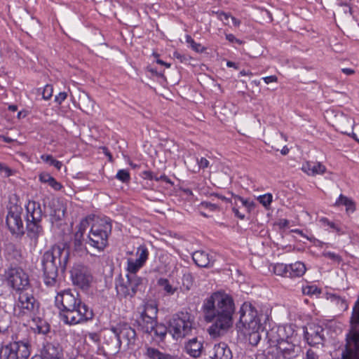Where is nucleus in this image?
Listing matches in <instances>:
<instances>
[{
	"label": "nucleus",
	"mask_w": 359,
	"mask_h": 359,
	"mask_svg": "<svg viewBox=\"0 0 359 359\" xmlns=\"http://www.w3.org/2000/svg\"><path fill=\"white\" fill-rule=\"evenodd\" d=\"M26 221L28 233L32 238H37L42 231L40 222L42 218V210L39 203L30 201L26 205Z\"/></svg>",
	"instance_id": "obj_9"
},
{
	"label": "nucleus",
	"mask_w": 359,
	"mask_h": 359,
	"mask_svg": "<svg viewBox=\"0 0 359 359\" xmlns=\"http://www.w3.org/2000/svg\"><path fill=\"white\" fill-rule=\"evenodd\" d=\"M39 22L34 18H30L27 22H25V27L27 32H34L39 27Z\"/></svg>",
	"instance_id": "obj_42"
},
{
	"label": "nucleus",
	"mask_w": 359,
	"mask_h": 359,
	"mask_svg": "<svg viewBox=\"0 0 359 359\" xmlns=\"http://www.w3.org/2000/svg\"><path fill=\"white\" fill-rule=\"evenodd\" d=\"M278 339H283V338H285V339L296 340V334L291 325L279 327L278 329Z\"/></svg>",
	"instance_id": "obj_31"
},
{
	"label": "nucleus",
	"mask_w": 359,
	"mask_h": 359,
	"mask_svg": "<svg viewBox=\"0 0 359 359\" xmlns=\"http://www.w3.org/2000/svg\"><path fill=\"white\" fill-rule=\"evenodd\" d=\"M155 180L156 181H164L168 183H170V180L165 175H161L159 177H158L157 175L155 176Z\"/></svg>",
	"instance_id": "obj_59"
},
{
	"label": "nucleus",
	"mask_w": 359,
	"mask_h": 359,
	"mask_svg": "<svg viewBox=\"0 0 359 359\" xmlns=\"http://www.w3.org/2000/svg\"><path fill=\"white\" fill-rule=\"evenodd\" d=\"M14 171L7 165L0 163V174L4 177H8L13 174Z\"/></svg>",
	"instance_id": "obj_44"
},
{
	"label": "nucleus",
	"mask_w": 359,
	"mask_h": 359,
	"mask_svg": "<svg viewBox=\"0 0 359 359\" xmlns=\"http://www.w3.org/2000/svg\"><path fill=\"white\" fill-rule=\"evenodd\" d=\"M203 344L196 338L190 339L185 345L186 352L191 357L197 358L201 355Z\"/></svg>",
	"instance_id": "obj_28"
},
{
	"label": "nucleus",
	"mask_w": 359,
	"mask_h": 359,
	"mask_svg": "<svg viewBox=\"0 0 359 359\" xmlns=\"http://www.w3.org/2000/svg\"><path fill=\"white\" fill-rule=\"evenodd\" d=\"M17 298L13 306V315L20 318H28L36 316L39 304L34 297L33 291H25L15 294Z\"/></svg>",
	"instance_id": "obj_6"
},
{
	"label": "nucleus",
	"mask_w": 359,
	"mask_h": 359,
	"mask_svg": "<svg viewBox=\"0 0 359 359\" xmlns=\"http://www.w3.org/2000/svg\"><path fill=\"white\" fill-rule=\"evenodd\" d=\"M200 207L201 208H209L211 210H215L217 208V205L215 204L211 203L210 202H202L200 204Z\"/></svg>",
	"instance_id": "obj_54"
},
{
	"label": "nucleus",
	"mask_w": 359,
	"mask_h": 359,
	"mask_svg": "<svg viewBox=\"0 0 359 359\" xmlns=\"http://www.w3.org/2000/svg\"><path fill=\"white\" fill-rule=\"evenodd\" d=\"M145 175L150 180H155V176H156V175H154L153 172H146Z\"/></svg>",
	"instance_id": "obj_64"
},
{
	"label": "nucleus",
	"mask_w": 359,
	"mask_h": 359,
	"mask_svg": "<svg viewBox=\"0 0 359 359\" xmlns=\"http://www.w3.org/2000/svg\"><path fill=\"white\" fill-rule=\"evenodd\" d=\"M0 139L7 143H10V142H12L14 141V140H13L12 138H11L9 137L4 136V135H1Z\"/></svg>",
	"instance_id": "obj_62"
},
{
	"label": "nucleus",
	"mask_w": 359,
	"mask_h": 359,
	"mask_svg": "<svg viewBox=\"0 0 359 359\" xmlns=\"http://www.w3.org/2000/svg\"><path fill=\"white\" fill-rule=\"evenodd\" d=\"M351 323L352 325H359V297L353 309ZM341 359H359V332H353L351 336H348Z\"/></svg>",
	"instance_id": "obj_8"
},
{
	"label": "nucleus",
	"mask_w": 359,
	"mask_h": 359,
	"mask_svg": "<svg viewBox=\"0 0 359 359\" xmlns=\"http://www.w3.org/2000/svg\"><path fill=\"white\" fill-rule=\"evenodd\" d=\"M273 272L278 276L288 277V265L277 263L273 266Z\"/></svg>",
	"instance_id": "obj_39"
},
{
	"label": "nucleus",
	"mask_w": 359,
	"mask_h": 359,
	"mask_svg": "<svg viewBox=\"0 0 359 359\" xmlns=\"http://www.w3.org/2000/svg\"><path fill=\"white\" fill-rule=\"evenodd\" d=\"M130 281L128 275L117 279L116 290L118 296L121 297H133V289L130 287Z\"/></svg>",
	"instance_id": "obj_21"
},
{
	"label": "nucleus",
	"mask_w": 359,
	"mask_h": 359,
	"mask_svg": "<svg viewBox=\"0 0 359 359\" xmlns=\"http://www.w3.org/2000/svg\"><path fill=\"white\" fill-rule=\"evenodd\" d=\"M235 307L232 298L226 294L215 292L203 304L205 320L213 322L208 332L212 337L225 334L232 327Z\"/></svg>",
	"instance_id": "obj_1"
},
{
	"label": "nucleus",
	"mask_w": 359,
	"mask_h": 359,
	"mask_svg": "<svg viewBox=\"0 0 359 359\" xmlns=\"http://www.w3.org/2000/svg\"><path fill=\"white\" fill-rule=\"evenodd\" d=\"M142 323L144 325V331L147 333L151 334L154 326L156 325V319H148L149 317L140 316Z\"/></svg>",
	"instance_id": "obj_37"
},
{
	"label": "nucleus",
	"mask_w": 359,
	"mask_h": 359,
	"mask_svg": "<svg viewBox=\"0 0 359 359\" xmlns=\"http://www.w3.org/2000/svg\"><path fill=\"white\" fill-rule=\"evenodd\" d=\"M197 163L199 168L201 169L207 168L210 165L209 161L203 157H201L200 159L197 158Z\"/></svg>",
	"instance_id": "obj_51"
},
{
	"label": "nucleus",
	"mask_w": 359,
	"mask_h": 359,
	"mask_svg": "<svg viewBox=\"0 0 359 359\" xmlns=\"http://www.w3.org/2000/svg\"><path fill=\"white\" fill-rule=\"evenodd\" d=\"M95 102L85 92H80L78 95V107L86 114L93 111Z\"/></svg>",
	"instance_id": "obj_24"
},
{
	"label": "nucleus",
	"mask_w": 359,
	"mask_h": 359,
	"mask_svg": "<svg viewBox=\"0 0 359 359\" xmlns=\"http://www.w3.org/2000/svg\"><path fill=\"white\" fill-rule=\"evenodd\" d=\"M183 285L187 290H189L192 285V276L190 274L184 275L183 277Z\"/></svg>",
	"instance_id": "obj_49"
},
{
	"label": "nucleus",
	"mask_w": 359,
	"mask_h": 359,
	"mask_svg": "<svg viewBox=\"0 0 359 359\" xmlns=\"http://www.w3.org/2000/svg\"><path fill=\"white\" fill-rule=\"evenodd\" d=\"M324 256L326 257H328L331 259H333L334 261H337V262L340 261L339 257L333 252H325V253H324Z\"/></svg>",
	"instance_id": "obj_58"
},
{
	"label": "nucleus",
	"mask_w": 359,
	"mask_h": 359,
	"mask_svg": "<svg viewBox=\"0 0 359 359\" xmlns=\"http://www.w3.org/2000/svg\"><path fill=\"white\" fill-rule=\"evenodd\" d=\"M44 254L57 262L62 270L65 269L69 257V249L65 244L55 245Z\"/></svg>",
	"instance_id": "obj_15"
},
{
	"label": "nucleus",
	"mask_w": 359,
	"mask_h": 359,
	"mask_svg": "<svg viewBox=\"0 0 359 359\" xmlns=\"http://www.w3.org/2000/svg\"><path fill=\"white\" fill-rule=\"evenodd\" d=\"M226 39L229 41V42H235L239 45L242 44L243 43V41L238 39H236L234 35H233L232 34H226Z\"/></svg>",
	"instance_id": "obj_55"
},
{
	"label": "nucleus",
	"mask_w": 359,
	"mask_h": 359,
	"mask_svg": "<svg viewBox=\"0 0 359 359\" xmlns=\"http://www.w3.org/2000/svg\"><path fill=\"white\" fill-rule=\"evenodd\" d=\"M146 355L151 359H172L170 355L162 353L158 349L151 347L147 348Z\"/></svg>",
	"instance_id": "obj_33"
},
{
	"label": "nucleus",
	"mask_w": 359,
	"mask_h": 359,
	"mask_svg": "<svg viewBox=\"0 0 359 359\" xmlns=\"http://www.w3.org/2000/svg\"><path fill=\"white\" fill-rule=\"evenodd\" d=\"M157 284L159 287H161L164 291L165 292L168 294V295H172L173 294L176 290H177V288L176 287H172L168 279L166 278H161L158 280L157 281Z\"/></svg>",
	"instance_id": "obj_34"
},
{
	"label": "nucleus",
	"mask_w": 359,
	"mask_h": 359,
	"mask_svg": "<svg viewBox=\"0 0 359 359\" xmlns=\"http://www.w3.org/2000/svg\"><path fill=\"white\" fill-rule=\"evenodd\" d=\"M71 278L73 284L82 290H87L93 280L90 271L83 265H76L72 268Z\"/></svg>",
	"instance_id": "obj_12"
},
{
	"label": "nucleus",
	"mask_w": 359,
	"mask_h": 359,
	"mask_svg": "<svg viewBox=\"0 0 359 359\" xmlns=\"http://www.w3.org/2000/svg\"><path fill=\"white\" fill-rule=\"evenodd\" d=\"M135 336V330L127 324L112 327L108 332V337L111 340V344H109V351L113 354L118 353L123 341L128 345L133 344Z\"/></svg>",
	"instance_id": "obj_7"
},
{
	"label": "nucleus",
	"mask_w": 359,
	"mask_h": 359,
	"mask_svg": "<svg viewBox=\"0 0 359 359\" xmlns=\"http://www.w3.org/2000/svg\"><path fill=\"white\" fill-rule=\"evenodd\" d=\"M44 282L48 286L54 285L57 277L60 264L45 254L42 259Z\"/></svg>",
	"instance_id": "obj_14"
},
{
	"label": "nucleus",
	"mask_w": 359,
	"mask_h": 359,
	"mask_svg": "<svg viewBox=\"0 0 359 359\" xmlns=\"http://www.w3.org/2000/svg\"><path fill=\"white\" fill-rule=\"evenodd\" d=\"M90 226L89 219L88 218L83 219L81 221L78 231L76 232L74 235V245L76 248H80L82 245L84 240L83 235L87 229Z\"/></svg>",
	"instance_id": "obj_27"
},
{
	"label": "nucleus",
	"mask_w": 359,
	"mask_h": 359,
	"mask_svg": "<svg viewBox=\"0 0 359 359\" xmlns=\"http://www.w3.org/2000/svg\"><path fill=\"white\" fill-rule=\"evenodd\" d=\"M194 330V317L187 311L174 314L169 321L168 332L176 340L191 335Z\"/></svg>",
	"instance_id": "obj_5"
},
{
	"label": "nucleus",
	"mask_w": 359,
	"mask_h": 359,
	"mask_svg": "<svg viewBox=\"0 0 359 359\" xmlns=\"http://www.w3.org/2000/svg\"><path fill=\"white\" fill-rule=\"evenodd\" d=\"M297 340L277 339V350L285 359H292L300 352L299 346L295 344Z\"/></svg>",
	"instance_id": "obj_18"
},
{
	"label": "nucleus",
	"mask_w": 359,
	"mask_h": 359,
	"mask_svg": "<svg viewBox=\"0 0 359 359\" xmlns=\"http://www.w3.org/2000/svg\"><path fill=\"white\" fill-rule=\"evenodd\" d=\"M55 304L60 310L61 319L67 324L81 323L93 317L92 309L82 302L76 292L71 289L57 292Z\"/></svg>",
	"instance_id": "obj_2"
},
{
	"label": "nucleus",
	"mask_w": 359,
	"mask_h": 359,
	"mask_svg": "<svg viewBox=\"0 0 359 359\" xmlns=\"http://www.w3.org/2000/svg\"><path fill=\"white\" fill-rule=\"evenodd\" d=\"M211 359H231L232 353L225 343L215 344L210 351Z\"/></svg>",
	"instance_id": "obj_22"
},
{
	"label": "nucleus",
	"mask_w": 359,
	"mask_h": 359,
	"mask_svg": "<svg viewBox=\"0 0 359 359\" xmlns=\"http://www.w3.org/2000/svg\"><path fill=\"white\" fill-rule=\"evenodd\" d=\"M6 222L12 233L23 232V223L19 211H9L6 217Z\"/></svg>",
	"instance_id": "obj_19"
},
{
	"label": "nucleus",
	"mask_w": 359,
	"mask_h": 359,
	"mask_svg": "<svg viewBox=\"0 0 359 359\" xmlns=\"http://www.w3.org/2000/svg\"><path fill=\"white\" fill-rule=\"evenodd\" d=\"M43 356L45 359H63L62 348L57 344H47L44 346Z\"/></svg>",
	"instance_id": "obj_26"
},
{
	"label": "nucleus",
	"mask_w": 359,
	"mask_h": 359,
	"mask_svg": "<svg viewBox=\"0 0 359 359\" xmlns=\"http://www.w3.org/2000/svg\"><path fill=\"white\" fill-rule=\"evenodd\" d=\"M187 42L191 45L193 50L196 52H202L203 48L201 44L196 43L190 36H187Z\"/></svg>",
	"instance_id": "obj_46"
},
{
	"label": "nucleus",
	"mask_w": 359,
	"mask_h": 359,
	"mask_svg": "<svg viewBox=\"0 0 359 359\" xmlns=\"http://www.w3.org/2000/svg\"><path fill=\"white\" fill-rule=\"evenodd\" d=\"M306 266L303 262H297L288 265V277H300L306 272Z\"/></svg>",
	"instance_id": "obj_29"
},
{
	"label": "nucleus",
	"mask_w": 359,
	"mask_h": 359,
	"mask_svg": "<svg viewBox=\"0 0 359 359\" xmlns=\"http://www.w3.org/2000/svg\"><path fill=\"white\" fill-rule=\"evenodd\" d=\"M116 177L122 182H127L130 180V174L126 170H118Z\"/></svg>",
	"instance_id": "obj_43"
},
{
	"label": "nucleus",
	"mask_w": 359,
	"mask_h": 359,
	"mask_svg": "<svg viewBox=\"0 0 359 359\" xmlns=\"http://www.w3.org/2000/svg\"><path fill=\"white\" fill-rule=\"evenodd\" d=\"M130 279V284L131 288L133 289V296L135 294L138 287L142 285L143 280L142 278L138 277L136 274H128Z\"/></svg>",
	"instance_id": "obj_36"
},
{
	"label": "nucleus",
	"mask_w": 359,
	"mask_h": 359,
	"mask_svg": "<svg viewBox=\"0 0 359 359\" xmlns=\"http://www.w3.org/2000/svg\"><path fill=\"white\" fill-rule=\"evenodd\" d=\"M8 285L15 291V294L32 290L28 274L20 268H11L7 271Z\"/></svg>",
	"instance_id": "obj_10"
},
{
	"label": "nucleus",
	"mask_w": 359,
	"mask_h": 359,
	"mask_svg": "<svg viewBox=\"0 0 359 359\" xmlns=\"http://www.w3.org/2000/svg\"><path fill=\"white\" fill-rule=\"evenodd\" d=\"M236 199L240 201L243 206H245L249 211L255 208V203L241 196H236Z\"/></svg>",
	"instance_id": "obj_47"
},
{
	"label": "nucleus",
	"mask_w": 359,
	"mask_h": 359,
	"mask_svg": "<svg viewBox=\"0 0 359 359\" xmlns=\"http://www.w3.org/2000/svg\"><path fill=\"white\" fill-rule=\"evenodd\" d=\"M158 313L157 306L154 302L146 303L140 311V316L149 317L148 319H156Z\"/></svg>",
	"instance_id": "obj_30"
},
{
	"label": "nucleus",
	"mask_w": 359,
	"mask_h": 359,
	"mask_svg": "<svg viewBox=\"0 0 359 359\" xmlns=\"http://www.w3.org/2000/svg\"><path fill=\"white\" fill-rule=\"evenodd\" d=\"M195 264L200 267L212 266L215 261V256L203 250H197L192 255Z\"/></svg>",
	"instance_id": "obj_20"
},
{
	"label": "nucleus",
	"mask_w": 359,
	"mask_h": 359,
	"mask_svg": "<svg viewBox=\"0 0 359 359\" xmlns=\"http://www.w3.org/2000/svg\"><path fill=\"white\" fill-rule=\"evenodd\" d=\"M232 210L237 217L241 219H243L245 218V215L241 213L236 208H233Z\"/></svg>",
	"instance_id": "obj_60"
},
{
	"label": "nucleus",
	"mask_w": 359,
	"mask_h": 359,
	"mask_svg": "<svg viewBox=\"0 0 359 359\" xmlns=\"http://www.w3.org/2000/svg\"><path fill=\"white\" fill-rule=\"evenodd\" d=\"M136 256L135 259L129 258L127 260V271L129 274H136L137 271L144 266L149 257L147 248L144 245L138 247Z\"/></svg>",
	"instance_id": "obj_16"
},
{
	"label": "nucleus",
	"mask_w": 359,
	"mask_h": 359,
	"mask_svg": "<svg viewBox=\"0 0 359 359\" xmlns=\"http://www.w3.org/2000/svg\"><path fill=\"white\" fill-rule=\"evenodd\" d=\"M336 204L339 205H344L346 206H349L350 204H351V202L344 196L340 195L338 200L336 202Z\"/></svg>",
	"instance_id": "obj_50"
},
{
	"label": "nucleus",
	"mask_w": 359,
	"mask_h": 359,
	"mask_svg": "<svg viewBox=\"0 0 359 359\" xmlns=\"http://www.w3.org/2000/svg\"><path fill=\"white\" fill-rule=\"evenodd\" d=\"M355 121L342 112H339L335 115L334 125L337 130L341 133L351 136L358 141L355 134L353 132Z\"/></svg>",
	"instance_id": "obj_17"
},
{
	"label": "nucleus",
	"mask_w": 359,
	"mask_h": 359,
	"mask_svg": "<svg viewBox=\"0 0 359 359\" xmlns=\"http://www.w3.org/2000/svg\"><path fill=\"white\" fill-rule=\"evenodd\" d=\"M305 359H318V357L313 350L309 349L306 352Z\"/></svg>",
	"instance_id": "obj_56"
},
{
	"label": "nucleus",
	"mask_w": 359,
	"mask_h": 359,
	"mask_svg": "<svg viewBox=\"0 0 359 359\" xmlns=\"http://www.w3.org/2000/svg\"><path fill=\"white\" fill-rule=\"evenodd\" d=\"M302 292L304 294L311 295L315 294H320V291L315 285L306 286L302 288Z\"/></svg>",
	"instance_id": "obj_45"
},
{
	"label": "nucleus",
	"mask_w": 359,
	"mask_h": 359,
	"mask_svg": "<svg viewBox=\"0 0 359 359\" xmlns=\"http://www.w3.org/2000/svg\"><path fill=\"white\" fill-rule=\"evenodd\" d=\"M67 97V93L65 92H61L55 97V101L58 104H61Z\"/></svg>",
	"instance_id": "obj_52"
},
{
	"label": "nucleus",
	"mask_w": 359,
	"mask_h": 359,
	"mask_svg": "<svg viewBox=\"0 0 359 359\" xmlns=\"http://www.w3.org/2000/svg\"><path fill=\"white\" fill-rule=\"evenodd\" d=\"M231 15L226 13H221L219 14V19L226 25L229 24V21L231 20Z\"/></svg>",
	"instance_id": "obj_53"
},
{
	"label": "nucleus",
	"mask_w": 359,
	"mask_h": 359,
	"mask_svg": "<svg viewBox=\"0 0 359 359\" xmlns=\"http://www.w3.org/2000/svg\"><path fill=\"white\" fill-rule=\"evenodd\" d=\"M39 179L42 182L48 183L55 190H59L62 187L61 184L57 182L52 176L49 174L43 173L40 175Z\"/></svg>",
	"instance_id": "obj_35"
},
{
	"label": "nucleus",
	"mask_w": 359,
	"mask_h": 359,
	"mask_svg": "<svg viewBox=\"0 0 359 359\" xmlns=\"http://www.w3.org/2000/svg\"><path fill=\"white\" fill-rule=\"evenodd\" d=\"M342 72L346 75H351L355 73V71L350 68H344L341 69Z\"/></svg>",
	"instance_id": "obj_61"
},
{
	"label": "nucleus",
	"mask_w": 359,
	"mask_h": 359,
	"mask_svg": "<svg viewBox=\"0 0 359 359\" xmlns=\"http://www.w3.org/2000/svg\"><path fill=\"white\" fill-rule=\"evenodd\" d=\"M334 15L337 16L339 20L344 21L351 15V8L347 4H341L337 9Z\"/></svg>",
	"instance_id": "obj_32"
},
{
	"label": "nucleus",
	"mask_w": 359,
	"mask_h": 359,
	"mask_svg": "<svg viewBox=\"0 0 359 359\" xmlns=\"http://www.w3.org/2000/svg\"><path fill=\"white\" fill-rule=\"evenodd\" d=\"M41 158L44 162L55 167L58 170H60L62 166V162L55 159L51 155L44 154L41 156Z\"/></svg>",
	"instance_id": "obj_40"
},
{
	"label": "nucleus",
	"mask_w": 359,
	"mask_h": 359,
	"mask_svg": "<svg viewBox=\"0 0 359 359\" xmlns=\"http://www.w3.org/2000/svg\"><path fill=\"white\" fill-rule=\"evenodd\" d=\"M236 327L248 338L251 345H257L261 339L260 332L264 331V327L260 323L257 311L251 304H244L241 308L239 323Z\"/></svg>",
	"instance_id": "obj_3"
},
{
	"label": "nucleus",
	"mask_w": 359,
	"mask_h": 359,
	"mask_svg": "<svg viewBox=\"0 0 359 359\" xmlns=\"http://www.w3.org/2000/svg\"><path fill=\"white\" fill-rule=\"evenodd\" d=\"M262 79L267 84H269V83H273V82H277L278 81V77L276 76H275V75L266 76V77H264Z\"/></svg>",
	"instance_id": "obj_57"
},
{
	"label": "nucleus",
	"mask_w": 359,
	"mask_h": 359,
	"mask_svg": "<svg viewBox=\"0 0 359 359\" xmlns=\"http://www.w3.org/2000/svg\"><path fill=\"white\" fill-rule=\"evenodd\" d=\"M168 330V328H167L164 325L156 324V325L154 326L152 332H154V336L162 339L166 335Z\"/></svg>",
	"instance_id": "obj_38"
},
{
	"label": "nucleus",
	"mask_w": 359,
	"mask_h": 359,
	"mask_svg": "<svg viewBox=\"0 0 359 359\" xmlns=\"http://www.w3.org/2000/svg\"><path fill=\"white\" fill-rule=\"evenodd\" d=\"M111 231L110 222L100 218L93 219L85 242L86 249L92 255L102 252L108 244V237Z\"/></svg>",
	"instance_id": "obj_4"
},
{
	"label": "nucleus",
	"mask_w": 359,
	"mask_h": 359,
	"mask_svg": "<svg viewBox=\"0 0 359 359\" xmlns=\"http://www.w3.org/2000/svg\"><path fill=\"white\" fill-rule=\"evenodd\" d=\"M231 20L232 21L233 24L235 26H236V27L239 26V25H240V24H241L240 20H237L236 18H234V17H233V16H232V17H231Z\"/></svg>",
	"instance_id": "obj_63"
},
{
	"label": "nucleus",
	"mask_w": 359,
	"mask_h": 359,
	"mask_svg": "<svg viewBox=\"0 0 359 359\" xmlns=\"http://www.w3.org/2000/svg\"><path fill=\"white\" fill-rule=\"evenodd\" d=\"M53 87L50 85H46L42 92V97L44 100H48L52 97Z\"/></svg>",
	"instance_id": "obj_48"
},
{
	"label": "nucleus",
	"mask_w": 359,
	"mask_h": 359,
	"mask_svg": "<svg viewBox=\"0 0 359 359\" xmlns=\"http://www.w3.org/2000/svg\"><path fill=\"white\" fill-rule=\"evenodd\" d=\"M27 319L29 325L34 332L45 334L49 332L50 326L44 320L36 316L29 317Z\"/></svg>",
	"instance_id": "obj_23"
},
{
	"label": "nucleus",
	"mask_w": 359,
	"mask_h": 359,
	"mask_svg": "<svg viewBox=\"0 0 359 359\" xmlns=\"http://www.w3.org/2000/svg\"><path fill=\"white\" fill-rule=\"evenodd\" d=\"M29 345L22 341L11 342L0 348V359H28Z\"/></svg>",
	"instance_id": "obj_11"
},
{
	"label": "nucleus",
	"mask_w": 359,
	"mask_h": 359,
	"mask_svg": "<svg viewBox=\"0 0 359 359\" xmlns=\"http://www.w3.org/2000/svg\"><path fill=\"white\" fill-rule=\"evenodd\" d=\"M302 170L308 175L316 176L325 173L326 168L320 162L308 161L303 164Z\"/></svg>",
	"instance_id": "obj_25"
},
{
	"label": "nucleus",
	"mask_w": 359,
	"mask_h": 359,
	"mask_svg": "<svg viewBox=\"0 0 359 359\" xmlns=\"http://www.w3.org/2000/svg\"><path fill=\"white\" fill-rule=\"evenodd\" d=\"M273 196L271 194H266L257 198L258 201L266 208H268L272 202Z\"/></svg>",
	"instance_id": "obj_41"
},
{
	"label": "nucleus",
	"mask_w": 359,
	"mask_h": 359,
	"mask_svg": "<svg viewBox=\"0 0 359 359\" xmlns=\"http://www.w3.org/2000/svg\"><path fill=\"white\" fill-rule=\"evenodd\" d=\"M304 338L310 346L323 345L325 341L324 328L314 323L304 327Z\"/></svg>",
	"instance_id": "obj_13"
}]
</instances>
